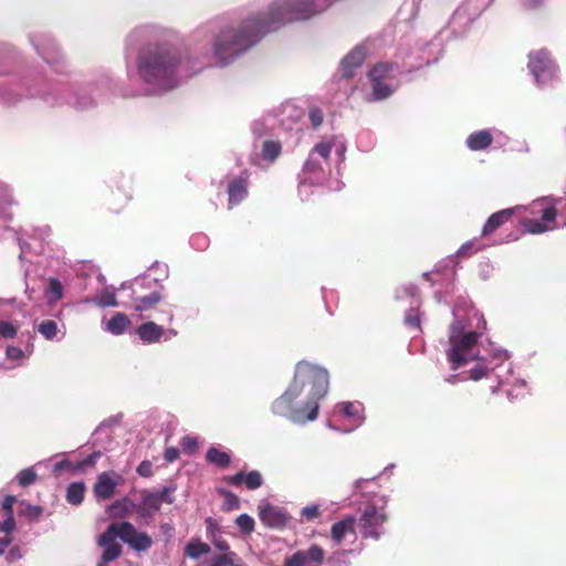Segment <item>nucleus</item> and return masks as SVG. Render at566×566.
<instances>
[{
    "instance_id": "20",
    "label": "nucleus",
    "mask_w": 566,
    "mask_h": 566,
    "mask_svg": "<svg viewBox=\"0 0 566 566\" xmlns=\"http://www.w3.org/2000/svg\"><path fill=\"white\" fill-rule=\"evenodd\" d=\"M303 172L307 175L311 182H319L324 179L325 172L319 161H317L312 155L305 161Z\"/></svg>"
},
{
    "instance_id": "40",
    "label": "nucleus",
    "mask_w": 566,
    "mask_h": 566,
    "mask_svg": "<svg viewBox=\"0 0 566 566\" xmlns=\"http://www.w3.org/2000/svg\"><path fill=\"white\" fill-rule=\"evenodd\" d=\"M18 334V327L11 322L0 321V336L6 339L14 338Z\"/></svg>"
},
{
    "instance_id": "15",
    "label": "nucleus",
    "mask_w": 566,
    "mask_h": 566,
    "mask_svg": "<svg viewBox=\"0 0 566 566\" xmlns=\"http://www.w3.org/2000/svg\"><path fill=\"white\" fill-rule=\"evenodd\" d=\"M365 56L366 51L363 46H356L352 52H349L342 61L343 76L350 77L354 69L359 67L363 64Z\"/></svg>"
},
{
    "instance_id": "52",
    "label": "nucleus",
    "mask_w": 566,
    "mask_h": 566,
    "mask_svg": "<svg viewBox=\"0 0 566 566\" xmlns=\"http://www.w3.org/2000/svg\"><path fill=\"white\" fill-rule=\"evenodd\" d=\"M179 450L175 447H169L164 452V458L167 462H174L179 458Z\"/></svg>"
},
{
    "instance_id": "39",
    "label": "nucleus",
    "mask_w": 566,
    "mask_h": 566,
    "mask_svg": "<svg viewBox=\"0 0 566 566\" xmlns=\"http://www.w3.org/2000/svg\"><path fill=\"white\" fill-rule=\"evenodd\" d=\"M36 480V473L33 469H24L18 474V482L21 486L25 488L33 484Z\"/></svg>"
},
{
    "instance_id": "64",
    "label": "nucleus",
    "mask_w": 566,
    "mask_h": 566,
    "mask_svg": "<svg viewBox=\"0 0 566 566\" xmlns=\"http://www.w3.org/2000/svg\"><path fill=\"white\" fill-rule=\"evenodd\" d=\"M172 317H174V315H172V314H169V322H171V321H172Z\"/></svg>"
},
{
    "instance_id": "16",
    "label": "nucleus",
    "mask_w": 566,
    "mask_h": 566,
    "mask_svg": "<svg viewBox=\"0 0 566 566\" xmlns=\"http://www.w3.org/2000/svg\"><path fill=\"white\" fill-rule=\"evenodd\" d=\"M356 518L352 515L334 523L331 528V537L334 542L339 544L347 534H355Z\"/></svg>"
},
{
    "instance_id": "7",
    "label": "nucleus",
    "mask_w": 566,
    "mask_h": 566,
    "mask_svg": "<svg viewBox=\"0 0 566 566\" xmlns=\"http://www.w3.org/2000/svg\"><path fill=\"white\" fill-rule=\"evenodd\" d=\"M116 523H112L98 537L97 544L104 547L101 559L104 563H109L117 559L122 553V545L116 542V537H119Z\"/></svg>"
},
{
    "instance_id": "1",
    "label": "nucleus",
    "mask_w": 566,
    "mask_h": 566,
    "mask_svg": "<svg viewBox=\"0 0 566 566\" xmlns=\"http://www.w3.org/2000/svg\"><path fill=\"white\" fill-rule=\"evenodd\" d=\"M197 70L184 59L177 36L147 44L137 57V72L147 94L168 92Z\"/></svg>"
},
{
    "instance_id": "31",
    "label": "nucleus",
    "mask_w": 566,
    "mask_h": 566,
    "mask_svg": "<svg viewBox=\"0 0 566 566\" xmlns=\"http://www.w3.org/2000/svg\"><path fill=\"white\" fill-rule=\"evenodd\" d=\"M49 303H55L63 296V287L57 279H50L49 287L46 290Z\"/></svg>"
},
{
    "instance_id": "3",
    "label": "nucleus",
    "mask_w": 566,
    "mask_h": 566,
    "mask_svg": "<svg viewBox=\"0 0 566 566\" xmlns=\"http://www.w3.org/2000/svg\"><path fill=\"white\" fill-rule=\"evenodd\" d=\"M479 336L476 332H469L462 336L450 337L451 347L448 352V359L451 361L453 370L473 359L470 352L478 344Z\"/></svg>"
},
{
    "instance_id": "9",
    "label": "nucleus",
    "mask_w": 566,
    "mask_h": 566,
    "mask_svg": "<svg viewBox=\"0 0 566 566\" xmlns=\"http://www.w3.org/2000/svg\"><path fill=\"white\" fill-rule=\"evenodd\" d=\"M324 549L313 544L307 551H297L292 556L286 558L284 566H304L307 563L321 564L324 560Z\"/></svg>"
},
{
    "instance_id": "8",
    "label": "nucleus",
    "mask_w": 566,
    "mask_h": 566,
    "mask_svg": "<svg viewBox=\"0 0 566 566\" xmlns=\"http://www.w3.org/2000/svg\"><path fill=\"white\" fill-rule=\"evenodd\" d=\"M259 517L265 526L276 530L284 528L290 520L283 509L271 504L259 507Z\"/></svg>"
},
{
    "instance_id": "22",
    "label": "nucleus",
    "mask_w": 566,
    "mask_h": 566,
    "mask_svg": "<svg viewBox=\"0 0 566 566\" xmlns=\"http://www.w3.org/2000/svg\"><path fill=\"white\" fill-rule=\"evenodd\" d=\"M492 143V135L488 130H480L468 137L467 144L472 150L486 148Z\"/></svg>"
},
{
    "instance_id": "49",
    "label": "nucleus",
    "mask_w": 566,
    "mask_h": 566,
    "mask_svg": "<svg viewBox=\"0 0 566 566\" xmlns=\"http://www.w3.org/2000/svg\"><path fill=\"white\" fill-rule=\"evenodd\" d=\"M310 120L314 127H318L323 123V113L318 108H312L310 111Z\"/></svg>"
},
{
    "instance_id": "63",
    "label": "nucleus",
    "mask_w": 566,
    "mask_h": 566,
    "mask_svg": "<svg viewBox=\"0 0 566 566\" xmlns=\"http://www.w3.org/2000/svg\"><path fill=\"white\" fill-rule=\"evenodd\" d=\"M199 566H210V560H208V562H206V563H203V564H201Z\"/></svg>"
},
{
    "instance_id": "55",
    "label": "nucleus",
    "mask_w": 566,
    "mask_h": 566,
    "mask_svg": "<svg viewBox=\"0 0 566 566\" xmlns=\"http://www.w3.org/2000/svg\"><path fill=\"white\" fill-rule=\"evenodd\" d=\"M74 465H75V464H73V463H72V462H70L69 460H62V461H60V462H57V463L55 464V470H56V471H61V470H63V469H70V470H72V471H73V467H74Z\"/></svg>"
},
{
    "instance_id": "5",
    "label": "nucleus",
    "mask_w": 566,
    "mask_h": 566,
    "mask_svg": "<svg viewBox=\"0 0 566 566\" xmlns=\"http://www.w3.org/2000/svg\"><path fill=\"white\" fill-rule=\"evenodd\" d=\"M528 57V67L537 84H545L554 77L556 66L547 51L539 50L532 52Z\"/></svg>"
},
{
    "instance_id": "53",
    "label": "nucleus",
    "mask_w": 566,
    "mask_h": 566,
    "mask_svg": "<svg viewBox=\"0 0 566 566\" xmlns=\"http://www.w3.org/2000/svg\"><path fill=\"white\" fill-rule=\"evenodd\" d=\"M472 248H473V242H467L459 248L457 254L459 256H469L471 254Z\"/></svg>"
},
{
    "instance_id": "42",
    "label": "nucleus",
    "mask_w": 566,
    "mask_h": 566,
    "mask_svg": "<svg viewBox=\"0 0 566 566\" xmlns=\"http://www.w3.org/2000/svg\"><path fill=\"white\" fill-rule=\"evenodd\" d=\"M180 446L186 453H193L198 448V440L196 437L186 436L181 439Z\"/></svg>"
},
{
    "instance_id": "50",
    "label": "nucleus",
    "mask_w": 566,
    "mask_h": 566,
    "mask_svg": "<svg viewBox=\"0 0 566 566\" xmlns=\"http://www.w3.org/2000/svg\"><path fill=\"white\" fill-rule=\"evenodd\" d=\"M212 543H213L214 547L220 552H223V553L231 552L229 543L223 537L214 536L212 539Z\"/></svg>"
},
{
    "instance_id": "43",
    "label": "nucleus",
    "mask_w": 566,
    "mask_h": 566,
    "mask_svg": "<svg viewBox=\"0 0 566 566\" xmlns=\"http://www.w3.org/2000/svg\"><path fill=\"white\" fill-rule=\"evenodd\" d=\"M319 506L318 505H307L302 509L301 515L307 521H313L319 516Z\"/></svg>"
},
{
    "instance_id": "41",
    "label": "nucleus",
    "mask_w": 566,
    "mask_h": 566,
    "mask_svg": "<svg viewBox=\"0 0 566 566\" xmlns=\"http://www.w3.org/2000/svg\"><path fill=\"white\" fill-rule=\"evenodd\" d=\"M405 324L415 329H420V317L416 310H409L405 315Z\"/></svg>"
},
{
    "instance_id": "57",
    "label": "nucleus",
    "mask_w": 566,
    "mask_h": 566,
    "mask_svg": "<svg viewBox=\"0 0 566 566\" xmlns=\"http://www.w3.org/2000/svg\"><path fill=\"white\" fill-rule=\"evenodd\" d=\"M160 528H161V531H163L165 534H170V533L172 532V530H174V527H172L170 524H167V523L161 524V525H160Z\"/></svg>"
},
{
    "instance_id": "62",
    "label": "nucleus",
    "mask_w": 566,
    "mask_h": 566,
    "mask_svg": "<svg viewBox=\"0 0 566 566\" xmlns=\"http://www.w3.org/2000/svg\"><path fill=\"white\" fill-rule=\"evenodd\" d=\"M97 566H107V563H104V562L101 559V562L98 563V565H97Z\"/></svg>"
},
{
    "instance_id": "32",
    "label": "nucleus",
    "mask_w": 566,
    "mask_h": 566,
    "mask_svg": "<svg viewBox=\"0 0 566 566\" xmlns=\"http://www.w3.org/2000/svg\"><path fill=\"white\" fill-rule=\"evenodd\" d=\"M394 65L390 63H379L369 72L370 81H379L386 78L392 71Z\"/></svg>"
},
{
    "instance_id": "60",
    "label": "nucleus",
    "mask_w": 566,
    "mask_h": 566,
    "mask_svg": "<svg viewBox=\"0 0 566 566\" xmlns=\"http://www.w3.org/2000/svg\"><path fill=\"white\" fill-rule=\"evenodd\" d=\"M140 32V30H136L134 31L130 35H129V39H133L135 35H137L138 33Z\"/></svg>"
},
{
    "instance_id": "48",
    "label": "nucleus",
    "mask_w": 566,
    "mask_h": 566,
    "mask_svg": "<svg viewBox=\"0 0 566 566\" xmlns=\"http://www.w3.org/2000/svg\"><path fill=\"white\" fill-rule=\"evenodd\" d=\"M6 355L9 359L18 360L23 357V350L17 346H8L6 349Z\"/></svg>"
},
{
    "instance_id": "28",
    "label": "nucleus",
    "mask_w": 566,
    "mask_h": 566,
    "mask_svg": "<svg viewBox=\"0 0 566 566\" xmlns=\"http://www.w3.org/2000/svg\"><path fill=\"white\" fill-rule=\"evenodd\" d=\"M210 553V546L200 541H191L185 547V554L193 559L199 558L201 555Z\"/></svg>"
},
{
    "instance_id": "10",
    "label": "nucleus",
    "mask_w": 566,
    "mask_h": 566,
    "mask_svg": "<svg viewBox=\"0 0 566 566\" xmlns=\"http://www.w3.org/2000/svg\"><path fill=\"white\" fill-rule=\"evenodd\" d=\"M116 480L108 472H103L97 476L93 486V493L98 501L109 500L115 495L116 486L120 476L114 473Z\"/></svg>"
},
{
    "instance_id": "18",
    "label": "nucleus",
    "mask_w": 566,
    "mask_h": 566,
    "mask_svg": "<svg viewBox=\"0 0 566 566\" xmlns=\"http://www.w3.org/2000/svg\"><path fill=\"white\" fill-rule=\"evenodd\" d=\"M108 512L115 518H123L136 512V504L128 496H124L113 502L108 506Z\"/></svg>"
},
{
    "instance_id": "21",
    "label": "nucleus",
    "mask_w": 566,
    "mask_h": 566,
    "mask_svg": "<svg viewBox=\"0 0 566 566\" xmlns=\"http://www.w3.org/2000/svg\"><path fill=\"white\" fill-rule=\"evenodd\" d=\"M230 203L242 201L248 195L247 181L242 178L234 179L228 187Z\"/></svg>"
},
{
    "instance_id": "11",
    "label": "nucleus",
    "mask_w": 566,
    "mask_h": 566,
    "mask_svg": "<svg viewBox=\"0 0 566 566\" xmlns=\"http://www.w3.org/2000/svg\"><path fill=\"white\" fill-rule=\"evenodd\" d=\"M161 507L157 493L147 490L142 491L140 502L136 504V513L143 518H151Z\"/></svg>"
},
{
    "instance_id": "24",
    "label": "nucleus",
    "mask_w": 566,
    "mask_h": 566,
    "mask_svg": "<svg viewBox=\"0 0 566 566\" xmlns=\"http://www.w3.org/2000/svg\"><path fill=\"white\" fill-rule=\"evenodd\" d=\"M210 566H242V559L235 552H228L213 556Z\"/></svg>"
},
{
    "instance_id": "13",
    "label": "nucleus",
    "mask_w": 566,
    "mask_h": 566,
    "mask_svg": "<svg viewBox=\"0 0 566 566\" xmlns=\"http://www.w3.org/2000/svg\"><path fill=\"white\" fill-rule=\"evenodd\" d=\"M136 334L143 343L155 344L160 342L165 335V328L153 321H148L136 328Z\"/></svg>"
},
{
    "instance_id": "29",
    "label": "nucleus",
    "mask_w": 566,
    "mask_h": 566,
    "mask_svg": "<svg viewBox=\"0 0 566 566\" xmlns=\"http://www.w3.org/2000/svg\"><path fill=\"white\" fill-rule=\"evenodd\" d=\"M218 493L223 497V511L230 512L240 507V500L233 492L227 489H218Z\"/></svg>"
},
{
    "instance_id": "59",
    "label": "nucleus",
    "mask_w": 566,
    "mask_h": 566,
    "mask_svg": "<svg viewBox=\"0 0 566 566\" xmlns=\"http://www.w3.org/2000/svg\"><path fill=\"white\" fill-rule=\"evenodd\" d=\"M500 212L506 213V212H515L513 208L503 209Z\"/></svg>"
},
{
    "instance_id": "12",
    "label": "nucleus",
    "mask_w": 566,
    "mask_h": 566,
    "mask_svg": "<svg viewBox=\"0 0 566 566\" xmlns=\"http://www.w3.org/2000/svg\"><path fill=\"white\" fill-rule=\"evenodd\" d=\"M223 481L232 486H240L244 483L249 490H256L263 484L262 474L256 470L250 471L247 474L243 471H240L234 475L226 476Z\"/></svg>"
},
{
    "instance_id": "46",
    "label": "nucleus",
    "mask_w": 566,
    "mask_h": 566,
    "mask_svg": "<svg viewBox=\"0 0 566 566\" xmlns=\"http://www.w3.org/2000/svg\"><path fill=\"white\" fill-rule=\"evenodd\" d=\"M137 473L143 478H150L153 475V464L148 460H144L136 469Z\"/></svg>"
},
{
    "instance_id": "2",
    "label": "nucleus",
    "mask_w": 566,
    "mask_h": 566,
    "mask_svg": "<svg viewBox=\"0 0 566 566\" xmlns=\"http://www.w3.org/2000/svg\"><path fill=\"white\" fill-rule=\"evenodd\" d=\"M328 390L326 369L308 361H298L286 390L271 406L272 411L294 422L313 421L318 416V401Z\"/></svg>"
},
{
    "instance_id": "17",
    "label": "nucleus",
    "mask_w": 566,
    "mask_h": 566,
    "mask_svg": "<svg viewBox=\"0 0 566 566\" xmlns=\"http://www.w3.org/2000/svg\"><path fill=\"white\" fill-rule=\"evenodd\" d=\"M15 497L13 495H7L2 502V510L4 512V521H0V531L7 534H11L15 528V521L13 516V504Z\"/></svg>"
},
{
    "instance_id": "36",
    "label": "nucleus",
    "mask_w": 566,
    "mask_h": 566,
    "mask_svg": "<svg viewBox=\"0 0 566 566\" xmlns=\"http://www.w3.org/2000/svg\"><path fill=\"white\" fill-rule=\"evenodd\" d=\"M507 214H491L483 227L482 233L489 234L497 229L504 221Z\"/></svg>"
},
{
    "instance_id": "34",
    "label": "nucleus",
    "mask_w": 566,
    "mask_h": 566,
    "mask_svg": "<svg viewBox=\"0 0 566 566\" xmlns=\"http://www.w3.org/2000/svg\"><path fill=\"white\" fill-rule=\"evenodd\" d=\"M39 332L45 339H53L57 334V324L52 319L42 321L39 325Z\"/></svg>"
},
{
    "instance_id": "30",
    "label": "nucleus",
    "mask_w": 566,
    "mask_h": 566,
    "mask_svg": "<svg viewBox=\"0 0 566 566\" xmlns=\"http://www.w3.org/2000/svg\"><path fill=\"white\" fill-rule=\"evenodd\" d=\"M281 153V145L277 142L266 140L262 146V156L270 163L274 161Z\"/></svg>"
},
{
    "instance_id": "19",
    "label": "nucleus",
    "mask_w": 566,
    "mask_h": 566,
    "mask_svg": "<svg viewBox=\"0 0 566 566\" xmlns=\"http://www.w3.org/2000/svg\"><path fill=\"white\" fill-rule=\"evenodd\" d=\"M132 325L129 317L125 313H116L106 324V329L113 335H122Z\"/></svg>"
},
{
    "instance_id": "56",
    "label": "nucleus",
    "mask_w": 566,
    "mask_h": 566,
    "mask_svg": "<svg viewBox=\"0 0 566 566\" xmlns=\"http://www.w3.org/2000/svg\"><path fill=\"white\" fill-rule=\"evenodd\" d=\"M343 412L348 417L354 416L356 413L354 403L345 402L343 407Z\"/></svg>"
},
{
    "instance_id": "54",
    "label": "nucleus",
    "mask_w": 566,
    "mask_h": 566,
    "mask_svg": "<svg viewBox=\"0 0 566 566\" xmlns=\"http://www.w3.org/2000/svg\"><path fill=\"white\" fill-rule=\"evenodd\" d=\"M12 542V537L10 534H7L6 537L0 538V555L4 553V551L10 546Z\"/></svg>"
},
{
    "instance_id": "25",
    "label": "nucleus",
    "mask_w": 566,
    "mask_h": 566,
    "mask_svg": "<svg viewBox=\"0 0 566 566\" xmlns=\"http://www.w3.org/2000/svg\"><path fill=\"white\" fill-rule=\"evenodd\" d=\"M85 484L83 482H74L67 486L66 501L72 505H80L84 500Z\"/></svg>"
},
{
    "instance_id": "35",
    "label": "nucleus",
    "mask_w": 566,
    "mask_h": 566,
    "mask_svg": "<svg viewBox=\"0 0 566 566\" xmlns=\"http://www.w3.org/2000/svg\"><path fill=\"white\" fill-rule=\"evenodd\" d=\"M235 524L240 528V531L247 535L251 534L254 531V520L245 513L237 517Z\"/></svg>"
},
{
    "instance_id": "26",
    "label": "nucleus",
    "mask_w": 566,
    "mask_h": 566,
    "mask_svg": "<svg viewBox=\"0 0 566 566\" xmlns=\"http://www.w3.org/2000/svg\"><path fill=\"white\" fill-rule=\"evenodd\" d=\"M160 300H161V296L158 292H151L149 295L135 297L134 298V310L137 312L150 310Z\"/></svg>"
},
{
    "instance_id": "58",
    "label": "nucleus",
    "mask_w": 566,
    "mask_h": 566,
    "mask_svg": "<svg viewBox=\"0 0 566 566\" xmlns=\"http://www.w3.org/2000/svg\"><path fill=\"white\" fill-rule=\"evenodd\" d=\"M542 0H525V6L528 8L537 7Z\"/></svg>"
},
{
    "instance_id": "6",
    "label": "nucleus",
    "mask_w": 566,
    "mask_h": 566,
    "mask_svg": "<svg viewBox=\"0 0 566 566\" xmlns=\"http://www.w3.org/2000/svg\"><path fill=\"white\" fill-rule=\"evenodd\" d=\"M119 538L132 549L146 552L153 546L151 537L145 532H137L130 522L116 523Z\"/></svg>"
},
{
    "instance_id": "51",
    "label": "nucleus",
    "mask_w": 566,
    "mask_h": 566,
    "mask_svg": "<svg viewBox=\"0 0 566 566\" xmlns=\"http://www.w3.org/2000/svg\"><path fill=\"white\" fill-rule=\"evenodd\" d=\"M345 551L342 552H335L333 555H331L327 559V563L331 566H342L343 564L347 566V563L342 559V556L345 554Z\"/></svg>"
},
{
    "instance_id": "27",
    "label": "nucleus",
    "mask_w": 566,
    "mask_h": 566,
    "mask_svg": "<svg viewBox=\"0 0 566 566\" xmlns=\"http://www.w3.org/2000/svg\"><path fill=\"white\" fill-rule=\"evenodd\" d=\"M557 200H555L552 197H544L537 200H534L528 209L532 210V212H556L557 209Z\"/></svg>"
},
{
    "instance_id": "47",
    "label": "nucleus",
    "mask_w": 566,
    "mask_h": 566,
    "mask_svg": "<svg viewBox=\"0 0 566 566\" xmlns=\"http://www.w3.org/2000/svg\"><path fill=\"white\" fill-rule=\"evenodd\" d=\"M470 378L472 380H480L484 378L488 374V368L483 365H476L470 369Z\"/></svg>"
},
{
    "instance_id": "61",
    "label": "nucleus",
    "mask_w": 566,
    "mask_h": 566,
    "mask_svg": "<svg viewBox=\"0 0 566 566\" xmlns=\"http://www.w3.org/2000/svg\"><path fill=\"white\" fill-rule=\"evenodd\" d=\"M33 510L36 511L38 515L42 512V509L39 506H34Z\"/></svg>"
},
{
    "instance_id": "33",
    "label": "nucleus",
    "mask_w": 566,
    "mask_h": 566,
    "mask_svg": "<svg viewBox=\"0 0 566 566\" xmlns=\"http://www.w3.org/2000/svg\"><path fill=\"white\" fill-rule=\"evenodd\" d=\"M373 85V94L375 99H384L391 95L394 88L388 84L384 83L381 80L379 81H370Z\"/></svg>"
},
{
    "instance_id": "44",
    "label": "nucleus",
    "mask_w": 566,
    "mask_h": 566,
    "mask_svg": "<svg viewBox=\"0 0 566 566\" xmlns=\"http://www.w3.org/2000/svg\"><path fill=\"white\" fill-rule=\"evenodd\" d=\"M99 306H116L117 300L114 293L105 292L96 301Z\"/></svg>"
},
{
    "instance_id": "38",
    "label": "nucleus",
    "mask_w": 566,
    "mask_h": 566,
    "mask_svg": "<svg viewBox=\"0 0 566 566\" xmlns=\"http://www.w3.org/2000/svg\"><path fill=\"white\" fill-rule=\"evenodd\" d=\"M102 457V452L101 451H95L93 452L92 454L87 455L85 459H83L82 461L75 463V465L73 467V471H82L88 467H94L96 461Z\"/></svg>"
},
{
    "instance_id": "23",
    "label": "nucleus",
    "mask_w": 566,
    "mask_h": 566,
    "mask_svg": "<svg viewBox=\"0 0 566 566\" xmlns=\"http://www.w3.org/2000/svg\"><path fill=\"white\" fill-rule=\"evenodd\" d=\"M206 459L209 463H212L218 468H228L231 462V457L228 452L214 447L208 449Z\"/></svg>"
},
{
    "instance_id": "4",
    "label": "nucleus",
    "mask_w": 566,
    "mask_h": 566,
    "mask_svg": "<svg viewBox=\"0 0 566 566\" xmlns=\"http://www.w3.org/2000/svg\"><path fill=\"white\" fill-rule=\"evenodd\" d=\"M387 518L384 506L378 509L374 504L368 505L359 520L363 536L378 539L384 534V524Z\"/></svg>"
},
{
    "instance_id": "37",
    "label": "nucleus",
    "mask_w": 566,
    "mask_h": 566,
    "mask_svg": "<svg viewBox=\"0 0 566 566\" xmlns=\"http://www.w3.org/2000/svg\"><path fill=\"white\" fill-rule=\"evenodd\" d=\"M333 148V144L331 142H322L314 146L311 155L314 157V155L319 156L323 160L327 161L331 155Z\"/></svg>"
},
{
    "instance_id": "45",
    "label": "nucleus",
    "mask_w": 566,
    "mask_h": 566,
    "mask_svg": "<svg viewBox=\"0 0 566 566\" xmlns=\"http://www.w3.org/2000/svg\"><path fill=\"white\" fill-rule=\"evenodd\" d=\"M174 491L175 490L172 488L165 486L160 492H156L157 496L159 497L160 504H163L164 502L167 504H172L175 499L174 496H171V493Z\"/></svg>"
},
{
    "instance_id": "14",
    "label": "nucleus",
    "mask_w": 566,
    "mask_h": 566,
    "mask_svg": "<svg viewBox=\"0 0 566 566\" xmlns=\"http://www.w3.org/2000/svg\"><path fill=\"white\" fill-rule=\"evenodd\" d=\"M563 218V223L566 224V214H542L541 221L528 220L525 223L527 232L538 234L557 227L556 217Z\"/></svg>"
}]
</instances>
